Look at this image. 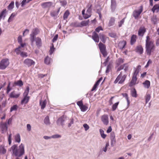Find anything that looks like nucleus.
I'll return each instance as SVG.
<instances>
[{
    "label": "nucleus",
    "instance_id": "30",
    "mask_svg": "<svg viewBox=\"0 0 159 159\" xmlns=\"http://www.w3.org/2000/svg\"><path fill=\"white\" fill-rule=\"evenodd\" d=\"M51 59L48 56H47L45 57L44 60V62L47 65H49L50 63Z\"/></svg>",
    "mask_w": 159,
    "mask_h": 159
},
{
    "label": "nucleus",
    "instance_id": "28",
    "mask_svg": "<svg viewBox=\"0 0 159 159\" xmlns=\"http://www.w3.org/2000/svg\"><path fill=\"white\" fill-rule=\"evenodd\" d=\"M15 140L16 142L20 143V137L19 134H17L15 136Z\"/></svg>",
    "mask_w": 159,
    "mask_h": 159
},
{
    "label": "nucleus",
    "instance_id": "7",
    "mask_svg": "<svg viewBox=\"0 0 159 159\" xmlns=\"http://www.w3.org/2000/svg\"><path fill=\"white\" fill-rule=\"evenodd\" d=\"M65 117L64 115H62L59 117L56 121V123L57 125H61L63 127L65 125Z\"/></svg>",
    "mask_w": 159,
    "mask_h": 159
},
{
    "label": "nucleus",
    "instance_id": "49",
    "mask_svg": "<svg viewBox=\"0 0 159 159\" xmlns=\"http://www.w3.org/2000/svg\"><path fill=\"white\" fill-rule=\"evenodd\" d=\"M119 103V102H117L112 105V109L113 111H114L116 109V108L117 107Z\"/></svg>",
    "mask_w": 159,
    "mask_h": 159
},
{
    "label": "nucleus",
    "instance_id": "21",
    "mask_svg": "<svg viewBox=\"0 0 159 159\" xmlns=\"http://www.w3.org/2000/svg\"><path fill=\"white\" fill-rule=\"evenodd\" d=\"M18 42L20 44L22 48H24L25 45L26 44L24 43H22V36L21 35L19 36L18 37L17 39Z\"/></svg>",
    "mask_w": 159,
    "mask_h": 159
},
{
    "label": "nucleus",
    "instance_id": "16",
    "mask_svg": "<svg viewBox=\"0 0 159 159\" xmlns=\"http://www.w3.org/2000/svg\"><path fill=\"white\" fill-rule=\"evenodd\" d=\"M35 41L36 46L38 48H39L42 45L41 39L39 37H37L36 38Z\"/></svg>",
    "mask_w": 159,
    "mask_h": 159
},
{
    "label": "nucleus",
    "instance_id": "50",
    "mask_svg": "<svg viewBox=\"0 0 159 159\" xmlns=\"http://www.w3.org/2000/svg\"><path fill=\"white\" fill-rule=\"evenodd\" d=\"M80 108L82 111L84 112L87 110L88 107L86 106L83 105L81 107H80Z\"/></svg>",
    "mask_w": 159,
    "mask_h": 159
},
{
    "label": "nucleus",
    "instance_id": "5",
    "mask_svg": "<svg viewBox=\"0 0 159 159\" xmlns=\"http://www.w3.org/2000/svg\"><path fill=\"white\" fill-rule=\"evenodd\" d=\"M98 46L100 52L104 57H106L107 53L106 50V47L105 45L100 42L98 44Z\"/></svg>",
    "mask_w": 159,
    "mask_h": 159
},
{
    "label": "nucleus",
    "instance_id": "52",
    "mask_svg": "<svg viewBox=\"0 0 159 159\" xmlns=\"http://www.w3.org/2000/svg\"><path fill=\"white\" fill-rule=\"evenodd\" d=\"M151 21L154 24H156L157 22V18L156 16H153L151 18Z\"/></svg>",
    "mask_w": 159,
    "mask_h": 159
},
{
    "label": "nucleus",
    "instance_id": "2",
    "mask_svg": "<svg viewBox=\"0 0 159 159\" xmlns=\"http://www.w3.org/2000/svg\"><path fill=\"white\" fill-rule=\"evenodd\" d=\"M149 36H147L146 40V51L149 55L151 54V52H153L155 48L154 44L153 42L150 40Z\"/></svg>",
    "mask_w": 159,
    "mask_h": 159
},
{
    "label": "nucleus",
    "instance_id": "24",
    "mask_svg": "<svg viewBox=\"0 0 159 159\" xmlns=\"http://www.w3.org/2000/svg\"><path fill=\"white\" fill-rule=\"evenodd\" d=\"M143 84L144 87L146 89H148L150 86V82L148 80H146Z\"/></svg>",
    "mask_w": 159,
    "mask_h": 159
},
{
    "label": "nucleus",
    "instance_id": "8",
    "mask_svg": "<svg viewBox=\"0 0 159 159\" xmlns=\"http://www.w3.org/2000/svg\"><path fill=\"white\" fill-rule=\"evenodd\" d=\"M143 8L142 6H141L140 7V8L139 10H134L133 12V15L135 19H137L139 16L143 11Z\"/></svg>",
    "mask_w": 159,
    "mask_h": 159
},
{
    "label": "nucleus",
    "instance_id": "38",
    "mask_svg": "<svg viewBox=\"0 0 159 159\" xmlns=\"http://www.w3.org/2000/svg\"><path fill=\"white\" fill-rule=\"evenodd\" d=\"M14 6V2L13 1H12L8 6L7 8L9 10H11L13 8Z\"/></svg>",
    "mask_w": 159,
    "mask_h": 159
},
{
    "label": "nucleus",
    "instance_id": "1",
    "mask_svg": "<svg viewBox=\"0 0 159 159\" xmlns=\"http://www.w3.org/2000/svg\"><path fill=\"white\" fill-rule=\"evenodd\" d=\"M9 151H12V156L16 157H20L25 153L24 145L22 143L18 147L17 144H14L11 147Z\"/></svg>",
    "mask_w": 159,
    "mask_h": 159
},
{
    "label": "nucleus",
    "instance_id": "34",
    "mask_svg": "<svg viewBox=\"0 0 159 159\" xmlns=\"http://www.w3.org/2000/svg\"><path fill=\"white\" fill-rule=\"evenodd\" d=\"M141 66L140 65L138 66L136 68H134V74L137 75L140 70Z\"/></svg>",
    "mask_w": 159,
    "mask_h": 159
},
{
    "label": "nucleus",
    "instance_id": "31",
    "mask_svg": "<svg viewBox=\"0 0 159 159\" xmlns=\"http://www.w3.org/2000/svg\"><path fill=\"white\" fill-rule=\"evenodd\" d=\"M137 75L133 74L132 79L131 81V83L133 84H134L136 83L137 80Z\"/></svg>",
    "mask_w": 159,
    "mask_h": 159
},
{
    "label": "nucleus",
    "instance_id": "37",
    "mask_svg": "<svg viewBox=\"0 0 159 159\" xmlns=\"http://www.w3.org/2000/svg\"><path fill=\"white\" fill-rule=\"evenodd\" d=\"M70 14V12L69 10H66L64 14L63 18L64 20H66Z\"/></svg>",
    "mask_w": 159,
    "mask_h": 159
},
{
    "label": "nucleus",
    "instance_id": "47",
    "mask_svg": "<svg viewBox=\"0 0 159 159\" xmlns=\"http://www.w3.org/2000/svg\"><path fill=\"white\" fill-rule=\"evenodd\" d=\"M124 62V59L121 58H119L116 61V64L118 66L120 65Z\"/></svg>",
    "mask_w": 159,
    "mask_h": 159
},
{
    "label": "nucleus",
    "instance_id": "43",
    "mask_svg": "<svg viewBox=\"0 0 159 159\" xmlns=\"http://www.w3.org/2000/svg\"><path fill=\"white\" fill-rule=\"evenodd\" d=\"M18 107L17 105L16 104L13 105L11 107L10 112H11L13 111H16L18 109Z\"/></svg>",
    "mask_w": 159,
    "mask_h": 159
},
{
    "label": "nucleus",
    "instance_id": "25",
    "mask_svg": "<svg viewBox=\"0 0 159 159\" xmlns=\"http://www.w3.org/2000/svg\"><path fill=\"white\" fill-rule=\"evenodd\" d=\"M47 103L46 100H44L42 102L41 100L40 101L39 104L41 106V109H44L46 107Z\"/></svg>",
    "mask_w": 159,
    "mask_h": 159
},
{
    "label": "nucleus",
    "instance_id": "33",
    "mask_svg": "<svg viewBox=\"0 0 159 159\" xmlns=\"http://www.w3.org/2000/svg\"><path fill=\"white\" fill-rule=\"evenodd\" d=\"M14 83L16 85L19 86L20 87H21L23 85V82L21 80H19L15 82Z\"/></svg>",
    "mask_w": 159,
    "mask_h": 159
},
{
    "label": "nucleus",
    "instance_id": "12",
    "mask_svg": "<svg viewBox=\"0 0 159 159\" xmlns=\"http://www.w3.org/2000/svg\"><path fill=\"white\" fill-rule=\"evenodd\" d=\"M101 120L104 124L106 125H108V118L107 115H104L102 116Z\"/></svg>",
    "mask_w": 159,
    "mask_h": 159
},
{
    "label": "nucleus",
    "instance_id": "63",
    "mask_svg": "<svg viewBox=\"0 0 159 159\" xmlns=\"http://www.w3.org/2000/svg\"><path fill=\"white\" fill-rule=\"evenodd\" d=\"M125 21V18L122 19L120 21L118 22V26L119 27H121L124 24Z\"/></svg>",
    "mask_w": 159,
    "mask_h": 159
},
{
    "label": "nucleus",
    "instance_id": "35",
    "mask_svg": "<svg viewBox=\"0 0 159 159\" xmlns=\"http://www.w3.org/2000/svg\"><path fill=\"white\" fill-rule=\"evenodd\" d=\"M99 38L104 43H105L106 39L105 36L103 34H100L99 35Z\"/></svg>",
    "mask_w": 159,
    "mask_h": 159
},
{
    "label": "nucleus",
    "instance_id": "27",
    "mask_svg": "<svg viewBox=\"0 0 159 159\" xmlns=\"http://www.w3.org/2000/svg\"><path fill=\"white\" fill-rule=\"evenodd\" d=\"M92 4H89L87 6L88 9L86 11V13L89 14H91L92 12Z\"/></svg>",
    "mask_w": 159,
    "mask_h": 159
},
{
    "label": "nucleus",
    "instance_id": "11",
    "mask_svg": "<svg viewBox=\"0 0 159 159\" xmlns=\"http://www.w3.org/2000/svg\"><path fill=\"white\" fill-rule=\"evenodd\" d=\"M146 32V29L144 27H141L138 31V35L139 36L143 37Z\"/></svg>",
    "mask_w": 159,
    "mask_h": 159
},
{
    "label": "nucleus",
    "instance_id": "23",
    "mask_svg": "<svg viewBox=\"0 0 159 159\" xmlns=\"http://www.w3.org/2000/svg\"><path fill=\"white\" fill-rule=\"evenodd\" d=\"M143 49L141 46H138L136 48V52L139 54H142L143 52Z\"/></svg>",
    "mask_w": 159,
    "mask_h": 159
},
{
    "label": "nucleus",
    "instance_id": "10",
    "mask_svg": "<svg viewBox=\"0 0 159 159\" xmlns=\"http://www.w3.org/2000/svg\"><path fill=\"white\" fill-rule=\"evenodd\" d=\"M52 4L53 2H47L43 3L41 5L43 8L50 9Z\"/></svg>",
    "mask_w": 159,
    "mask_h": 159
},
{
    "label": "nucleus",
    "instance_id": "17",
    "mask_svg": "<svg viewBox=\"0 0 159 159\" xmlns=\"http://www.w3.org/2000/svg\"><path fill=\"white\" fill-rule=\"evenodd\" d=\"M7 11V9H4L2 10V11L0 13V20H1L2 18L4 19L5 17Z\"/></svg>",
    "mask_w": 159,
    "mask_h": 159
},
{
    "label": "nucleus",
    "instance_id": "32",
    "mask_svg": "<svg viewBox=\"0 0 159 159\" xmlns=\"http://www.w3.org/2000/svg\"><path fill=\"white\" fill-rule=\"evenodd\" d=\"M159 9V4H156L154 5L153 8L152 9V11L154 13L155 10H157V12H158Z\"/></svg>",
    "mask_w": 159,
    "mask_h": 159
},
{
    "label": "nucleus",
    "instance_id": "48",
    "mask_svg": "<svg viewBox=\"0 0 159 159\" xmlns=\"http://www.w3.org/2000/svg\"><path fill=\"white\" fill-rule=\"evenodd\" d=\"M99 131L103 139H105L106 136V135L104 134V131L102 129H100Z\"/></svg>",
    "mask_w": 159,
    "mask_h": 159
},
{
    "label": "nucleus",
    "instance_id": "41",
    "mask_svg": "<svg viewBox=\"0 0 159 159\" xmlns=\"http://www.w3.org/2000/svg\"><path fill=\"white\" fill-rule=\"evenodd\" d=\"M131 93L133 97L136 98L137 97V92L135 89L131 90Z\"/></svg>",
    "mask_w": 159,
    "mask_h": 159
},
{
    "label": "nucleus",
    "instance_id": "60",
    "mask_svg": "<svg viewBox=\"0 0 159 159\" xmlns=\"http://www.w3.org/2000/svg\"><path fill=\"white\" fill-rule=\"evenodd\" d=\"M103 29L101 26H98L95 29V31L98 33H99L100 30H103Z\"/></svg>",
    "mask_w": 159,
    "mask_h": 159
},
{
    "label": "nucleus",
    "instance_id": "46",
    "mask_svg": "<svg viewBox=\"0 0 159 159\" xmlns=\"http://www.w3.org/2000/svg\"><path fill=\"white\" fill-rule=\"evenodd\" d=\"M52 46L50 48L49 50V55H51L54 52L55 49V48L54 47L53 44H52Z\"/></svg>",
    "mask_w": 159,
    "mask_h": 159
},
{
    "label": "nucleus",
    "instance_id": "19",
    "mask_svg": "<svg viewBox=\"0 0 159 159\" xmlns=\"http://www.w3.org/2000/svg\"><path fill=\"white\" fill-rule=\"evenodd\" d=\"M111 146H114L116 143V140L115 139V135L113 133H111Z\"/></svg>",
    "mask_w": 159,
    "mask_h": 159
},
{
    "label": "nucleus",
    "instance_id": "3",
    "mask_svg": "<svg viewBox=\"0 0 159 159\" xmlns=\"http://www.w3.org/2000/svg\"><path fill=\"white\" fill-rule=\"evenodd\" d=\"M39 32V30L37 28H35L32 30L31 34H30V39L32 44L35 41L36 38V36Z\"/></svg>",
    "mask_w": 159,
    "mask_h": 159
},
{
    "label": "nucleus",
    "instance_id": "53",
    "mask_svg": "<svg viewBox=\"0 0 159 159\" xmlns=\"http://www.w3.org/2000/svg\"><path fill=\"white\" fill-rule=\"evenodd\" d=\"M151 96L150 94H147L145 96L146 103H147L150 100Z\"/></svg>",
    "mask_w": 159,
    "mask_h": 159
},
{
    "label": "nucleus",
    "instance_id": "61",
    "mask_svg": "<svg viewBox=\"0 0 159 159\" xmlns=\"http://www.w3.org/2000/svg\"><path fill=\"white\" fill-rule=\"evenodd\" d=\"M61 135L58 134H54L51 136V137L53 139H57L61 138Z\"/></svg>",
    "mask_w": 159,
    "mask_h": 159
},
{
    "label": "nucleus",
    "instance_id": "45",
    "mask_svg": "<svg viewBox=\"0 0 159 159\" xmlns=\"http://www.w3.org/2000/svg\"><path fill=\"white\" fill-rule=\"evenodd\" d=\"M21 48H22V47L20 45L14 49V52L16 53L17 55H19L20 54V49Z\"/></svg>",
    "mask_w": 159,
    "mask_h": 159
},
{
    "label": "nucleus",
    "instance_id": "22",
    "mask_svg": "<svg viewBox=\"0 0 159 159\" xmlns=\"http://www.w3.org/2000/svg\"><path fill=\"white\" fill-rule=\"evenodd\" d=\"M20 94H16L15 91H13L9 95V97L11 98H16L20 96Z\"/></svg>",
    "mask_w": 159,
    "mask_h": 159
},
{
    "label": "nucleus",
    "instance_id": "4",
    "mask_svg": "<svg viewBox=\"0 0 159 159\" xmlns=\"http://www.w3.org/2000/svg\"><path fill=\"white\" fill-rule=\"evenodd\" d=\"M10 63L8 58L2 59L0 62V69H5L9 65Z\"/></svg>",
    "mask_w": 159,
    "mask_h": 159
},
{
    "label": "nucleus",
    "instance_id": "20",
    "mask_svg": "<svg viewBox=\"0 0 159 159\" xmlns=\"http://www.w3.org/2000/svg\"><path fill=\"white\" fill-rule=\"evenodd\" d=\"M30 98V97H24L23 99L21 101V104L23 105L27 104L29 102Z\"/></svg>",
    "mask_w": 159,
    "mask_h": 159
},
{
    "label": "nucleus",
    "instance_id": "14",
    "mask_svg": "<svg viewBox=\"0 0 159 159\" xmlns=\"http://www.w3.org/2000/svg\"><path fill=\"white\" fill-rule=\"evenodd\" d=\"M0 127L2 129V133H4L7 130V126L6 123H1L0 124Z\"/></svg>",
    "mask_w": 159,
    "mask_h": 159
},
{
    "label": "nucleus",
    "instance_id": "40",
    "mask_svg": "<svg viewBox=\"0 0 159 159\" xmlns=\"http://www.w3.org/2000/svg\"><path fill=\"white\" fill-rule=\"evenodd\" d=\"M6 149L4 147L1 146L0 147V153L2 154H5L6 152Z\"/></svg>",
    "mask_w": 159,
    "mask_h": 159
},
{
    "label": "nucleus",
    "instance_id": "44",
    "mask_svg": "<svg viewBox=\"0 0 159 159\" xmlns=\"http://www.w3.org/2000/svg\"><path fill=\"white\" fill-rule=\"evenodd\" d=\"M16 16V14L15 13H12L11 15L9 17L7 21L8 22L10 23Z\"/></svg>",
    "mask_w": 159,
    "mask_h": 159
},
{
    "label": "nucleus",
    "instance_id": "39",
    "mask_svg": "<svg viewBox=\"0 0 159 159\" xmlns=\"http://www.w3.org/2000/svg\"><path fill=\"white\" fill-rule=\"evenodd\" d=\"M44 123L46 125H49L50 124L49 116H47L43 120Z\"/></svg>",
    "mask_w": 159,
    "mask_h": 159
},
{
    "label": "nucleus",
    "instance_id": "15",
    "mask_svg": "<svg viewBox=\"0 0 159 159\" xmlns=\"http://www.w3.org/2000/svg\"><path fill=\"white\" fill-rule=\"evenodd\" d=\"M61 8L59 7L57 11H51L50 12V15L52 17H54V19H55V17L57 18L58 13L60 11Z\"/></svg>",
    "mask_w": 159,
    "mask_h": 159
},
{
    "label": "nucleus",
    "instance_id": "42",
    "mask_svg": "<svg viewBox=\"0 0 159 159\" xmlns=\"http://www.w3.org/2000/svg\"><path fill=\"white\" fill-rule=\"evenodd\" d=\"M126 43L125 41L120 43L119 44V47L121 49H122L125 48Z\"/></svg>",
    "mask_w": 159,
    "mask_h": 159
},
{
    "label": "nucleus",
    "instance_id": "18",
    "mask_svg": "<svg viewBox=\"0 0 159 159\" xmlns=\"http://www.w3.org/2000/svg\"><path fill=\"white\" fill-rule=\"evenodd\" d=\"M111 8L112 12H113L115 10L116 7V0H111Z\"/></svg>",
    "mask_w": 159,
    "mask_h": 159
},
{
    "label": "nucleus",
    "instance_id": "56",
    "mask_svg": "<svg viewBox=\"0 0 159 159\" xmlns=\"http://www.w3.org/2000/svg\"><path fill=\"white\" fill-rule=\"evenodd\" d=\"M115 19L114 17H111L110 20V26L113 25L115 24Z\"/></svg>",
    "mask_w": 159,
    "mask_h": 159
},
{
    "label": "nucleus",
    "instance_id": "9",
    "mask_svg": "<svg viewBox=\"0 0 159 159\" xmlns=\"http://www.w3.org/2000/svg\"><path fill=\"white\" fill-rule=\"evenodd\" d=\"M24 63L25 65L29 67L32 66H34L35 62L32 59L27 58L24 60Z\"/></svg>",
    "mask_w": 159,
    "mask_h": 159
},
{
    "label": "nucleus",
    "instance_id": "58",
    "mask_svg": "<svg viewBox=\"0 0 159 159\" xmlns=\"http://www.w3.org/2000/svg\"><path fill=\"white\" fill-rule=\"evenodd\" d=\"M11 134H10L9 135L8 138V144L9 145H10L11 143Z\"/></svg>",
    "mask_w": 159,
    "mask_h": 159
},
{
    "label": "nucleus",
    "instance_id": "29",
    "mask_svg": "<svg viewBox=\"0 0 159 159\" xmlns=\"http://www.w3.org/2000/svg\"><path fill=\"white\" fill-rule=\"evenodd\" d=\"M137 36L135 35H133L131 38L130 43L131 45H133L136 41Z\"/></svg>",
    "mask_w": 159,
    "mask_h": 159
},
{
    "label": "nucleus",
    "instance_id": "64",
    "mask_svg": "<svg viewBox=\"0 0 159 159\" xmlns=\"http://www.w3.org/2000/svg\"><path fill=\"white\" fill-rule=\"evenodd\" d=\"M29 32V30L28 29H25L24 31L23 32V36H25L27 34H28Z\"/></svg>",
    "mask_w": 159,
    "mask_h": 159
},
{
    "label": "nucleus",
    "instance_id": "13",
    "mask_svg": "<svg viewBox=\"0 0 159 159\" xmlns=\"http://www.w3.org/2000/svg\"><path fill=\"white\" fill-rule=\"evenodd\" d=\"M92 38L96 43H98L99 41V35L95 31H94L93 32Z\"/></svg>",
    "mask_w": 159,
    "mask_h": 159
},
{
    "label": "nucleus",
    "instance_id": "55",
    "mask_svg": "<svg viewBox=\"0 0 159 159\" xmlns=\"http://www.w3.org/2000/svg\"><path fill=\"white\" fill-rule=\"evenodd\" d=\"M10 82H9L7 89L6 92L7 93H8L11 89V88L10 87Z\"/></svg>",
    "mask_w": 159,
    "mask_h": 159
},
{
    "label": "nucleus",
    "instance_id": "54",
    "mask_svg": "<svg viewBox=\"0 0 159 159\" xmlns=\"http://www.w3.org/2000/svg\"><path fill=\"white\" fill-rule=\"evenodd\" d=\"M59 1L62 6L64 7L67 4V2L66 0H60Z\"/></svg>",
    "mask_w": 159,
    "mask_h": 159
},
{
    "label": "nucleus",
    "instance_id": "62",
    "mask_svg": "<svg viewBox=\"0 0 159 159\" xmlns=\"http://www.w3.org/2000/svg\"><path fill=\"white\" fill-rule=\"evenodd\" d=\"M129 66L127 64H124V69L125 72L128 71V70Z\"/></svg>",
    "mask_w": 159,
    "mask_h": 159
},
{
    "label": "nucleus",
    "instance_id": "6",
    "mask_svg": "<svg viewBox=\"0 0 159 159\" xmlns=\"http://www.w3.org/2000/svg\"><path fill=\"white\" fill-rule=\"evenodd\" d=\"M127 75H124L122 76V72H121L120 74L117 77L116 79V80L114 82L115 84H116L119 81V84H121L123 83L125 80L126 77Z\"/></svg>",
    "mask_w": 159,
    "mask_h": 159
},
{
    "label": "nucleus",
    "instance_id": "36",
    "mask_svg": "<svg viewBox=\"0 0 159 159\" xmlns=\"http://www.w3.org/2000/svg\"><path fill=\"white\" fill-rule=\"evenodd\" d=\"M30 91V88L29 86H27L26 89L23 95L24 97H28V95L29 94Z\"/></svg>",
    "mask_w": 159,
    "mask_h": 159
},
{
    "label": "nucleus",
    "instance_id": "57",
    "mask_svg": "<svg viewBox=\"0 0 159 159\" xmlns=\"http://www.w3.org/2000/svg\"><path fill=\"white\" fill-rule=\"evenodd\" d=\"M20 55L22 57H25L28 56L27 53L23 52H22L20 53Z\"/></svg>",
    "mask_w": 159,
    "mask_h": 159
},
{
    "label": "nucleus",
    "instance_id": "26",
    "mask_svg": "<svg viewBox=\"0 0 159 159\" xmlns=\"http://www.w3.org/2000/svg\"><path fill=\"white\" fill-rule=\"evenodd\" d=\"M89 22V20L82 21L80 23V27L87 26L88 25Z\"/></svg>",
    "mask_w": 159,
    "mask_h": 159
},
{
    "label": "nucleus",
    "instance_id": "59",
    "mask_svg": "<svg viewBox=\"0 0 159 159\" xmlns=\"http://www.w3.org/2000/svg\"><path fill=\"white\" fill-rule=\"evenodd\" d=\"M74 122V120L73 118H71L70 119V122L68 124V127H70L71 125L73 124Z\"/></svg>",
    "mask_w": 159,
    "mask_h": 159
},
{
    "label": "nucleus",
    "instance_id": "51",
    "mask_svg": "<svg viewBox=\"0 0 159 159\" xmlns=\"http://www.w3.org/2000/svg\"><path fill=\"white\" fill-rule=\"evenodd\" d=\"M72 25L75 27H80V23L77 22H75L72 23Z\"/></svg>",
    "mask_w": 159,
    "mask_h": 159
}]
</instances>
